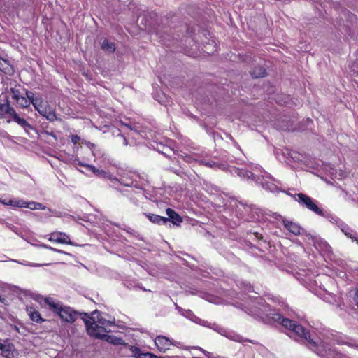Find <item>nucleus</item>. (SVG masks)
<instances>
[{"mask_svg":"<svg viewBox=\"0 0 358 358\" xmlns=\"http://www.w3.org/2000/svg\"><path fill=\"white\" fill-rule=\"evenodd\" d=\"M166 213L169 217V222L171 221L174 225H179L182 222V217L173 209L169 208Z\"/></svg>","mask_w":358,"mask_h":358,"instance_id":"13","label":"nucleus"},{"mask_svg":"<svg viewBox=\"0 0 358 358\" xmlns=\"http://www.w3.org/2000/svg\"><path fill=\"white\" fill-rule=\"evenodd\" d=\"M131 355L135 358H148L150 357V354L148 352H142L141 350L136 347L131 346L130 348Z\"/></svg>","mask_w":358,"mask_h":358,"instance_id":"18","label":"nucleus"},{"mask_svg":"<svg viewBox=\"0 0 358 358\" xmlns=\"http://www.w3.org/2000/svg\"><path fill=\"white\" fill-rule=\"evenodd\" d=\"M341 231L344 233V234L351 238L352 240H356V233H352V229L347 225H343L341 227Z\"/></svg>","mask_w":358,"mask_h":358,"instance_id":"24","label":"nucleus"},{"mask_svg":"<svg viewBox=\"0 0 358 358\" xmlns=\"http://www.w3.org/2000/svg\"><path fill=\"white\" fill-rule=\"evenodd\" d=\"M27 313L28 315L29 316L30 319L35 322L40 323L43 321L42 319L41 314L36 310L35 308H34L31 306H27Z\"/></svg>","mask_w":358,"mask_h":358,"instance_id":"16","label":"nucleus"},{"mask_svg":"<svg viewBox=\"0 0 358 358\" xmlns=\"http://www.w3.org/2000/svg\"><path fill=\"white\" fill-rule=\"evenodd\" d=\"M351 71L355 74H358V62H353L350 66Z\"/></svg>","mask_w":358,"mask_h":358,"instance_id":"35","label":"nucleus"},{"mask_svg":"<svg viewBox=\"0 0 358 358\" xmlns=\"http://www.w3.org/2000/svg\"><path fill=\"white\" fill-rule=\"evenodd\" d=\"M48 240L51 242H56L71 245H73V243L71 241L69 236L66 234L59 231L51 233Z\"/></svg>","mask_w":358,"mask_h":358,"instance_id":"8","label":"nucleus"},{"mask_svg":"<svg viewBox=\"0 0 358 358\" xmlns=\"http://www.w3.org/2000/svg\"><path fill=\"white\" fill-rule=\"evenodd\" d=\"M289 157L292 159L294 162H302L303 159V156L300 153L291 151L288 153Z\"/></svg>","mask_w":358,"mask_h":358,"instance_id":"26","label":"nucleus"},{"mask_svg":"<svg viewBox=\"0 0 358 358\" xmlns=\"http://www.w3.org/2000/svg\"><path fill=\"white\" fill-rule=\"evenodd\" d=\"M84 166L87 167L90 171H91L93 173H95V171H96L97 169L94 166H92V165H89V164H85L83 165Z\"/></svg>","mask_w":358,"mask_h":358,"instance_id":"40","label":"nucleus"},{"mask_svg":"<svg viewBox=\"0 0 358 358\" xmlns=\"http://www.w3.org/2000/svg\"><path fill=\"white\" fill-rule=\"evenodd\" d=\"M96 338L103 339L106 341H107L111 344H113V345H123L124 343L122 338H121L120 337L108 335V334H107V333H105L104 335H103V336L96 337Z\"/></svg>","mask_w":358,"mask_h":358,"instance_id":"15","label":"nucleus"},{"mask_svg":"<svg viewBox=\"0 0 358 358\" xmlns=\"http://www.w3.org/2000/svg\"><path fill=\"white\" fill-rule=\"evenodd\" d=\"M206 166L209 168L218 169L220 170L227 169V164L220 163L215 159H208Z\"/></svg>","mask_w":358,"mask_h":358,"instance_id":"19","label":"nucleus"},{"mask_svg":"<svg viewBox=\"0 0 358 358\" xmlns=\"http://www.w3.org/2000/svg\"><path fill=\"white\" fill-rule=\"evenodd\" d=\"M36 207H37L36 210H45L46 209V206H44L41 203H38V202H37Z\"/></svg>","mask_w":358,"mask_h":358,"instance_id":"41","label":"nucleus"},{"mask_svg":"<svg viewBox=\"0 0 358 358\" xmlns=\"http://www.w3.org/2000/svg\"><path fill=\"white\" fill-rule=\"evenodd\" d=\"M40 115L45 117L50 122H54L57 120V115L54 110L51 109L47 104L44 106L41 110L38 111Z\"/></svg>","mask_w":358,"mask_h":358,"instance_id":"12","label":"nucleus"},{"mask_svg":"<svg viewBox=\"0 0 358 358\" xmlns=\"http://www.w3.org/2000/svg\"><path fill=\"white\" fill-rule=\"evenodd\" d=\"M185 160L187 162L191 163L194 161L197 162L198 161V157L196 155H187L185 156Z\"/></svg>","mask_w":358,"mask_h":358,"instance_id":"32","label":"nucleus"},{"mask_svg":"<svg viewBox=\"0 0 358 358\" xmlns=\"http://www.w3.org/2000/svg\"><path fill=\"white\" fill-rule=\"evenodd\" d=\"M83 320L87 334L95 338L109 332L110 330H108V328L114 324V322L103 318L98 311L93 312L91 317L87 316Z\"/></svg>","mask_w":358,"mask_h":358,"instance_id":"3","label":"nucleus"},{"mask_svg":"<svg viewBox=\"0 0 358 358\" xmlns=\"http://www.w3.org/2000/svg\"><path fill=\"white\" fill-rule=\"evenodd\" d=\"M34 108L38 111V110H41L44 106L46 105V103L43 101L41 96H38L37 98H36L35 100H34L31 103Z\"/></svg>","mask_w":358,"mask_h":358,"instance_id":"23","label":"nucleus"},{"mask_svg":"<svg viewBox=\"0 0 358 358\" xmlns=\"http://www.w3.org/2000/svg\"><path fill=\"white\" fill-rule=\"evenodd\" d=\"M122 126L128 128L131 131H133L134 133H136V134H138L141 136H143L141 134V131H140V126L138 124H134V126H131L130 124H122Z\"/></svg>","mask_w":358,"mask_h":358,"instance_id":"29","label":"nucleus"},{"mask_svg":"<svg viewBox=\"0 0 358 358\" xmlns=\"http://www.w3.org/2000/svg\"><path fill=\"white\" fill-rule=\"evenodd\" d=\"M210 329H213L216 332L220 334L221 335L225 336L227 337L231 338L233 340H236L235 337H232L231 335V334L226 329L222 327L221 326L215 324V323H210V327H208Z\"/></svg>","mask_w":358,"mask_h":358,"instance_id":"17","label":"nucleus"},{"mask_svg":"<svg viewBox=\"0 0 358 358\" xmlns=\"http://www.w3.org/2000/svg\"><path fill=\"white\" fill-rule=\"evenodd\" d=\"M203 351L205 353V355L208 357L209 352H206L204 350H203Z\"/></svg>","mask_w":358,"mask_h":358,"instance_id":"49","label":"nucleus"},{"mask_svg":"<svg viewBox=\"0 0 358 358\" xmlns=\"http://www.w3.org/2000/svg\"><path fill=\"white\" fill-rule=\"evenodd\" d=\"M6 222L3 219H0V224H4Z\"/></svg>","mask_w":358,"mask_h":358,"instance_id":"48","label":"nucleus"},{"mask_svg":"<svg viewBox=\"0 0 358 358\" xmlns=\"http://www.w3.org/2000/svg\"><path fill=\"white\" fill-rule=\"evenodd\" d=\"M127 233H129L131 234H133V235H136L137 234V232L131 229V228H129L128 229L126 230Z\"/></svg>","mask_w":358,"mask_h":358,"instance_id":"43","label":"nucleus"},{"mask_svg":"<svg viewBox=\"0 0 358 358\" xmlns=\"http://www.w3.org/2000/svg\"><path fill=\"white\" fill-rule=\"evenodd\" d=\"M282 223L284 227L292 234L297 236L301 234V227L296 222L283 219Z\"/></svg>","mask_w":358,"mask_h":358,"instance_id":"11","label":"nucleus"},{"mask_svg":"<svg viewBox=\"0 0 358 358\" xmlns=\"http://www.w3.org/2000/svg\"><path fill=\"white\" fill-rule=\"evenodd\" d=\"M244 310L248 315L261 320L264 323L280 324L289 331V336L296 340H300L305 343L311 350L320 356H323V345L312 338L310 334L306 331L303 327L292 321L289 319L282 317L275 310L271 308L262 298H256L247 302L244 306Z\"/></svg>","mask_w":358,"mask_h":358,"instance_id":"1","label":"nucleus"},{"mask_svg":"<svg viewBox=\"0 0 358 358\" xmlns=\"http://www.w3.org/2000/svg\"><path fill=\"white\" fill-rule=\"evenodd\" d=\"M36 205H37V202H36V201H29V202L26 201L25 208H29L31 210H36V208H37Z\"/></svg>","mask_w":358,"mask_h":358,"instance_id":"33","label":"nucleus"},{"mask_svg":"<svg viewBox=\"0 0 358 358\" xmlns=\"http://www.w3.org/2000/svg\"><path fill=\"white\" fill-rule=\"evenodd\" d=\"M317 247L319 248L320 250H321L322 251L327 254L332 252L331 247L327 242L321 241L320 243H318Z\"/></svg>","mask_w":358,"mask_h":358,"instance_id":"25","label":"nucleus"},{"mask_svg":"<svg viewBox=\"0 0 358 358\" xmlns=\"http://www.w3.org/2000/svg\"><path fill=\"white\" fill-rule=\"evenodd\" d=\"M5 224L8 229H9L10 230H11L13 232L17 233V228L14 225H13L12 224L8 223V222H6Z\"/></svg>","mask_w":358,"mask_h":358,"instance_id":"37","label":"nucleus"},{"mask_svg":"<svg viewBox=\"0 0 358 358\" xmlns=\"http://www.w3.org/2000/svg\"><path fill=\"white\" fill-rule=\"evenodd\" d=\"M14 345L8 341H5L3 343L0 342V352L1 354L6 358H13L14 357Z\"/></svg>","mask_w":358,"mask_h":358,"instance_id":"9","label":"nucleus"},{"mask_svg":"<svg viewBox=\"0 0 358 358\" xmlns=\"http://www.w3.org/2000/svg\"><path fill=\"white\" fill-rule=\"evenodd\" d=\"M48 210L51 213L52 215L57 217H62V213L57 210H52L50 208H48Z\"/></svg>","mask_w":358,"mask_h":358,"instance_id":"38","label":"nucleus"},{"mask_svg":"<svg viewBox=\"0 0 358 358\" xmlns=\"http://www.w3.org/2000/svg\"><path fill=\"white\" fill-rule=\"evenodd\" d=\"M251 75L253 78H257L265 76L266 70L262 66L255 67L252 71Z\"/></svg>","mask_w":358,"mask_h":358,"instance_id":"21","label":"nucleus"},{"mask_svg":"<svg viewBox=\"0 0 358 358\" xmlns=\"http://www.w3.org/2000/svg\"><path fill=\"white\" fill-rule=\"evenodd\" d=\"M119 182L124 186L134 187L139 189H143L144 186V182L141 180L139 174L131 171H123L120 175Z\"/></svg>","mask_w":358,"mask_h":358,"instance_id":"6","label":"nucleus"},{"mask_svg":"<svg viewBox=\"0 0 358 358\" xmlns=\"http://www.w3.org/2000/svg\"><path fill=\"white\" fill-rule=\"evenodd\" d=\"M71 139L73 144H77L80 140V138L78 135H71Z\"/></svg>","mask_w":358,"mask_h":358,"instance_id":"36","label":"nucleus"},{"mask_svg":"<svg viewBox=\"0 0 358 358\" xmlns=\"http://www.w3.org/2000/svg\"><path fill=\"white\" fill-rule=\"evenodd\" d=\"M83 314H84V315H85V316H87V313H84Z\"/></svg>","mask_w":358,"mask_h":358,"instance_id":"51","label":"nucleus"},{"mask_svg":"<svg viewBox=\"0 0 358 358\" xmlns=\"http://www.w3.org/2000/svg\"><path fill=\"white\" fill-rule=\"evenodd\" d=\"M10 121H11L10 120H7V122H8V123H10Z\"/></svg>","mask_w":358,"mask_h":358,"instance_id":"50","label":"nucleus"},{"mask_svg":"<svg viewBox=\"0 0 358 358\" xmlns=\"http://www.w3.org/2000/svg\"><path fill=\"white\" fill-rule=\"evenodd\" d=\"M293 197L299 204L305 206L318 215L324 216L323 210L317 206L316 201L310 196L302 193H299L294 194Z\"/></svg>","mask_w":358,"mask_h":358,"instance_id":"7","label":"nucleus"},{"mask_svg":"<svg viewBox=\"0 0 358 358\" xmlns=\"http://www.w3.org/2000/svg\"><path fill=\"white\" fill-rule=\"evenodd\" d=\"M101 48L103 50H106V51H108V52H113L115 50V46L114 43L110 42L107 39H104L103 43H102V44H101Z\"/></svg>","mask_w":358,"mask_h":358,"instance_id":"22","label":"nucleus"},{"mask_svg":"<svg viewBox=\"0 0 358 358\" xmlns=\"http://www.w3.org/2000/svg\"><path fill=\"white\" fill-rule=\"evenodd\" d=\"M38 96H36L32 92L26 90V98L30 101V103Z\"/></svg>","mask_w":358,"mask_h":358,"instance_id":"31","label":"nucleus"},{"mask_svg":"<svg viewBox=\"0 0 358 358\" xmlns=\"http://www.w3.org/2000/svg\"><path fill=\"white\" fill-rule=\"evenodd\" d=\"M208 159H199L198 158V162L199 164H202V165H204V166H206V164L208 162Z\"/></svg>","mask_w":358,"mask_h":358,"instance_id":"42","label":"nucleus"},{"mask_svg":"<svg viewBox=\"0 0 358 358\" xmlns=\"http://www.w3.org/2000/svg\"><path fill=\"white\" fill-rule=\"evenodd\" d=\"M10 93L12 94L13 99L15 100L16 103L18 102L23 96V95L21 94L20 90L17 89L11 88Z\"/></svg>","mask_w":358,"mask_h":358,"instance_id":"27","label":"nucleus"},{"mask_svg":"<svg viewBox=\"0 0 358 358\" xmlns=\"http://www.w3.org/2000/svg\"><path fill=\"white\" fill-rule=\"evenodd\" d=\"M6 115L11 117L13 121L22 127L26 133L28 134L29 129H34V127L25 119L18 115L15 108L10 106L7 98L3 103L0 102V118H4Z\"/></svg>","mask_w":358,"mask_h":358,"instance_id":"5","label":"nucleus"},{"mask_svg":"<svg viewBox=\"0 0 358 358\" xmlns=\"http://www.w3.org/2000/svg\"><path fill=\"white\" fill-rule=\"evenodd\" d=\"M41 247L42 248H46V249H48L50 250H52V251H54V252H58V253H62V254H65V255H69L68 252H64L62 250H59V249H57V248H52L51 246H49V245H47L45 244H42L41 245Z\"/></svg>","mask_w":358,"mask_h":358,"instance_id":"30","label":"nucleus"},{"mask_svg":"<svg viewBox=\"0 0 358 358\" xmlns=\"http://www.w3.org/2000/svg\"><path fill=\"white\" fill-rule=\"evenodd\" d=\"M117 136H119L120 140H122L124 145H127V140L123 135H122L120 133H118Z\"/></svg>","mask_w":358,"mask_h":358,"instance_id":"39","label":"nucleus"},{"mask_svg":"<svg viewBox=\"0 0 358 358\" xmlns=\"http://www.w3.org/2000/svg\"><path fill=\"white\" fill-rule=\"evenodd\" d=\"M17 104L20 108H27L30 106V101L28 99H27L25 96H23L22 98H21V99L18 102H17Z\"/></svg>","mask_w":358,"mask_h":358,"instance_id":"28","label":"nucleus"},{"mask_svg":"<svg viewBox=\"0 0 358 358\" xmlns=\"http://www.w3.org/2000/svg\"><path fill=\"white\" fill-rule=\"evenodd\" d=\"M354 301H355L356 305L358 307V290H357L355 294Z\"/></svg>","mask_w":358,"mask_h":358,"instance_id":"45","label":"nucleus"},{"mask_svg":"<svg viewBox=\"0 0 358 358\" xmlns=\"http://www.w3.org/2000/svg\"><path fill=\"white\" fill-rule=\"evenodd\" d=\"M155 343L161 352H165L171 345V341L166 336H159L155 340Z\"/></svg>","mask_w":358,"mask_h":358,"instance_id":"10","label":"nucleus"},{"mask_svg":"<svg viewBox=\"0 0 358 358\" xmlns=\"http://www.w3.org/2000/svg\"><path fill=\"white\" fill-rule=\"evenodd\" d=\"M195 322L197 324H199L200 325H202V326H204V327H210V322H208V321L203 320L202 319L196 318Z\"/></svg>","mask_w":358,"mask_h":358,"instance_id":"34","label":"nucleus"},{"mask_svg":"<svg viewBox=\"0 0 358 358\" xmlns=\"http://www.w3.org/2000/svg\"><path fill=\"white\" fill-rule=\"evenodd\" d=\"M145 215L149 220L154 224H165L169 222V219L167 217H162L158 215L152 213H145Z\"/></svg>","mask_w":358,"mask_h":358,"instance_id":"14","label":"nucleus"},{"mask_svg":"<svg viewBox=\"0 0 358 358\" xmlns=\"http://www.w3.org/2000/svg\"><path fill=\"white\" fill-rule=\"evenodd\" d=\"M45 303L64 322H73L78 317L77 312L70 307H63L60 302L52 298H45Z\"/></svg>","mask_w":358,"mask_h":358,"instance_id":"4","label":"nucleus"},{"mask_svg":"<svg viewBox=\"0 0 358 358\" xmlns=\"http://www.w3.org/2000/svg\"><path fill=\"white\" fill-rule=\"evenodd\" d=\"M103 173L102 170H99L97 169L96 171H95L94 174L96 176H101Z\"/></svg>","mask_w":358,"mask_h":358,"instance_id":"46","label":"nucleus"},{"mask_svg":"<svg viewBox=\"0 0 358 358\" xmlns=\"http://www.w3.org/2000/svg\"><path fill=\"white\" fill-rule=\"evenodd\" d=\"M230 171L232 173L237 174L241 178H248L255 180L257 183L260 184L264 189L271 192H275L280 189L279 185H280V182L272 178L268 173L264 171L261 172L260 175H257L250 171H243L236 167H231L230 169Z\"/></svg>","mask_w":358,"mask_h":358,"instance_id":"2","label":"nucleus"},{"mask_svg":"<svg viewBox=\"0 0 358 358\" xmlns=\"http://www.w3.org/2000/svg\"><path fill=\"white\" fill-rule=\"evenodd\" d=\"M0 203H2L4 206H9V204L8 203V199H0Z\"/></svg>","mask_w":358,"mask_h":358,"instance_id":"44","label":"nucleus"},{"mask_svg":"<svg viewBox=\"0 0 358 358\" xmlns=\"http://www.w3.org/2000/svg\"><path fill=\"white\" fill-rule=\"evenodd\" d=\"M29 266H40L41 264H29Z\"/></svg>","mask_w":358,"mask_h":358,"instance_id":"47","label":"nucleus"},{"mask_svg":"<svg viewBox=\"0 0 358 358\" xmlns=\"http://www.w3.org/2000/svg\"><path fill=\"white\" fill-rule=\"evenodd\" d=\"M8 203L13 208H25L26 201L20 199H10Z\"/></svg>","mask_w":358,"mask_h":358,"instance_id":"20","label":"nucleus"}]
</instances>
